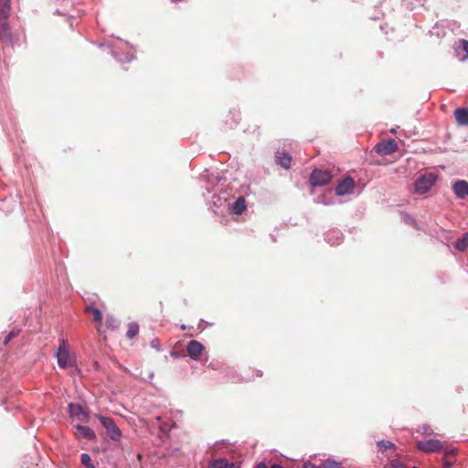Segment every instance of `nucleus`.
I'll use <instances>...</instances> for the list:
<instances>
[{"mask_svg": "<svg viewBox=\"0 0 468 468\" xmlns=\"http://www.w3.org/2000/svg\"><path fill=\"white\" fill-rule=\"evenodd\" d=\"M58 364L62 368H69L74 366L75 357L69 352L65 340H62L56 353Z\"/></svg>", "mask_w": 468, "mask_h": 468, "instance_id": "obj_1", "label": "nucleus"}, {"mask_svg": "<svg viewBox=\"0 0 468 468\" xmlns=\"http://www.w3.org/2000/svg\"><path fill=\"white\" fill-rule=\"evenodd\" d=\"M438 177L433 173H428L425 175H421L415 181V192L423 195L431 190V188L435 185Z\"/></svg>", "mask_w": 468, "mask_h": 468, "instance_id": "obj_2", "label": "nucleus"}, {"mask_svg": "<svg viewBox=\"0 0 468 468\" xmlns=\"http://www.w3.org/2000/svg\"><path fill=\"white\" fill-rule=\"evenodd\" d=\"M97 418L105 428L110 439L115 441H120L122 438V431L116 425L115 421L112 418L102 415H97Z\"/></svg>", "mask_w": 468, "mask_h": 468, "instance_id": "obj_3", "label": "nucleus"}, {"mask_svg": "<svg viewBox=\"0 0 468 468\" xmlns=\"http://www.w3.org/2000/svg\"><path fill=\"white\" fill-rule=\"evenodd\" d=\"M332 174L329 170H322L315 168L310 176V184L313 186H323L330 183L332 180Z\"/></svg>", "mask_w": 468, "mask_h": 468, "instance_id": "obj_4", "label": "nucleus"}, {"mask_svg": "<svg viewBox=\"0 0 468 468\" xmlns=\"http://www.w3.org/2000/svg\"><path fill=\"white\" fill-rule=\"evenodd\" d=\"M417 448L425 453L438 452L443 449V443L440 440L431 439L418 441Z\"/></svg>", "mask_w": 468, "mask_h": 468, "instance_id": "obj_5", "label": "nucleus"}, {"mask_svg": "<svg viewBox=\"0 0 468 468\" xmlns=\"http://www.w3.org/2000/svg\"><path fill=\"white\" fill-rule=\"evenodd\" d=\"M376 152L381 155H388L395 153L398 149V144L395 140L389 139L378 143L376 147Z\"/></svg>", "mask_w": 468, "mask_h": 468, "instance_id": "obj_6", "label": "nucleus"}, {"mask_svg": "<svg viewBox=\"0 0 468 468\" xmlns=\"http://www.w3.org/2000/svg\"><path fill=\"white\" fill-rule=\"evenodd\" d=\"M355 181L352 177L346 176L342 182H340L335 187V193L337 196H345L351 194L355 188Z\"/></svg>", "mask_w": 468, "mask_h": 468, "instance_id": "obj_7", "label": "nucleus"}, {"mask_svg": "<svg viewBox=\"0 0 468 468\" xmlns=\"http://www.w3.org/2000/svg\"><path fill=\"white\" fill-rule=\"evenodd\" d=\"M9 16L0 15V39L6 43L12 42V33L7 24Z\"/></svg>", "mask_w": 468, "mask_h": 468, "instance_id": "obj_8", "label": "nucleus"}, {"mask_svg": "<svg viewBox=\"0 0 468 468\" xmlns=\"http://www.w3.org/2000/svg\"><path fill=\"white\" fill-rule=\"evenodd\" d=\"M203 350V345L197 340H191L186 346L188 356L195 360L199 358Z\"/></svg>", "mask_w": 468, "mask_h": 468, "instance_id": "obj_9", "label": "nucleus"}, {"mask_svg": "<svg viewBox=\"0 0 468 468\" xmlns=\"http://www.w3.org/2000/svg\"><path fill=\"white\" fill-rule=\"evenodd\" d=\"M69 411L71 418H75L81 421L88 420V413L78 404L70 403L69 405Z\"/></svg>", "mask_w": 468, "mask_h": 468, "instance_id": "obj_10", "label": "nucleus"}, {"mask_svg": "<svg viewBox=\"0 0 468 468\" xmlns=\"http://www.w3.org/2000/svg\"><path fill=\"white\" fill-rule=\"evenodd\" d=\"M452 189L456 197L463 199L468 196V182L458 180L452 185Z\"/></svg>", "mask_w": 468, "mask_h": 468, "instance_id": "obj_11", "label": "nucleus"}, {"mask_svg": "<svg viewBox=\"0 0 468 468\" xmlns=\"http://www.w3.org/2000/svg\"><path fill=\"white\" fill-rule=\"evenodd\" d=\"M75 429V435L79 439L94 440L96 438L95 432L87 426L77 425Z\"/></svg>", "mask_w": 468, "mask_h": 468, "instance_id": "obj_12", "label": "nucleus"}, {"mask_svg": "<svg viewBox=\"0 0 468 468\" xmlns=\"http://www.w3.org/2000/svg\"><path fill=\"white\" fill-rule=\"evenodd\" d=\"M454 117L456 122L460 126H467L468 125V109L466 108H458L454 112Z\"/></svg>", "mask_w": 468, "mask_h": 468, "instance_id": "obj_13", "label": "nucleus"}, {"mask_svg": "<svg viewBox=\"0 0 468 468\" xmlns=\"http://www.w3.org/2000/svg\"><path fill=\"white\" fill-rule=\"evenodd\" d=\"M276 162L282 167L289 169L292 163V156L285 152H278L276 155Z\"/></svg>", "mask_w": 468, "mask_h": 468, "instance_id": "obj_14", "label": "nucleus"}, {"mask_svg": "<svg viewBox=\"0 0 468 468\" xmlns=\"http://www.w3.org/2000/svg\"><path fill=\"white\" fill-rule=\"evenodd\" d=\"M85 312L87 314H90L92 315V320H93L94 323H97V324H101V323L102 314H101V312L98 308H95L93 306H88V307H86ZM97 331L98 332L101 331V324H99L97 326Z\"/></svg>", "mask_w": 468, "mask_h": 468, "instance_id": "obj_15", "label": "nucleus"}, {"mask_svg": "<svg viewBox=\"0 0 468 468\" xmlns=\"http://www.w3.org/2000/svg\"><path fill=\"white\" fill-rule=\"evenodd\" d=\"M246 208V200L243 197H239L232 205V212L236 215L242 214Z\"/></svg>", "mask_w": 468, "mask_h": 468, "instance_id": "obj_16", "label": "nucleus"}, {"mask_svg": "<svg viewBox=\"0 0 468 468\" xmlns=\"http://www.w3.org/2000/svg\"><path fill=\"white\" fill-rule=\"evenodd\" d=\"M455 462H456L455 452L454 451L446 452L442 458L443 468H451L455 463Z\"/></svg>", "mask_w": 468, "mask_h": 468, "instance_id": "obj_17", "label": "nucleus"}, {"mask_svg": "<svg viewBox=\"0 0 468 468\" xmlns=\"http://www.w3.org/2000/svg\"><path fill=\"white\" fill-rule=\"evenodd\" d=\"M209 468H238L235 463H229L225 459L215 460Z\"/></svg>", "mask_w": 468, "mask_h": 468, "instance_id": "obj_18", "label": "nucleus"}, {"mask_svg": "<svg viewBox=\"0 0 468 468\" xmlns=\"http://www.w3.org/2000/svg\"><path fill=\"white\" fill-rule=\"evenodd\" d=\"M455 248L460 251H464L468 249V233H465L462 239L456 241Z\"/></svg>", "mask_w": 468, "mask_h": 468, "instance_id": "obj_19", "label": "nucleus"}, {"mask_svg": "<svg viewBox=\"0 0 468 468\" xmlns=\"http://www.w3.org/2000/svg\"><path fill=\"white\" fill-rule=\"evenodd\" d=\"M378 446L379 450L382 452H385L388 450L396 451V449H397L396 445L393 442H391L389 441H385V440L378 441Z\"/></svg>", "mask_w": 468, "mask_h": 468, "instance_id": "obj_20", "label": "nucleus"}, {"mask_svg": "<svg viewBox=\"0 0 468 468\" xmlns=\"http://www.w3.org/2000/svg\"><path fill=\"white\" fill-rule=\"evenodd\" d=\"M139 333V325L136 323H131L128 325V330L126 332V336L130 339L136 336Z\"/></svg>", "mask_w": 468, "mask_h": 468, "instance_id": "obj_21", "label": "nucleus"}, {"mask_svg": "<svg viewBox=\"0 0 468 468\" xmlns=\"http://www.w3.org/2000/svg\"><path fill=\"white\" fill-rule=\"evenodd\" d=\"M10 0H0V15L9 16Z\"/></svg>", "mask_w": 468, "mask_h": 468, "instance_id": "obj_22", "label": "nucleus"}, {"mask_svg": "<svg viewBox=\"0 0 468 468\" xmlns=\"http://www.w3.org/2000/svg\"><path fill=\"white\" fill-rule=\"evenodd\" d=\"M319 468H341V463L335 461L326 460L319 465Z\"/></svg>", "mask_w": 468, "mask_h": 468, "instance_id": "obj_23", "label": "nucleus"}, {"mask_svg": "<svg viewBox=\"0 0 468 468\" xmlns=\"http://www.w3.org/2000/svg\"><path fill=\"white\" fill-rule=\"evenodd\" d=\"M80 461H81V463L86 468H95V466L91 463L90 456L88 453H82Z\"/></svg>", "mask_w": 468, "mask_h": 468, "instance_id": "obj_24", "label": "nucleus"}, {"mask_svg": "<svg viewBox=\"0 0 468 468\" xmlns=\"http://www.w3.org/2000/svg\"><path fill=\"white\" fill-rule=\"evenodd\" d=\"M391 468H406L405 464L399 459H393L390 461Z\"/></svg>", "mask_w": 468, "mask_h": 468, "instance_id": "obj_25", "label": "nucleus"}, {"mask_svg": "<svg viewBox=\"0 0 468 468\" xmlns=\"http://www.w3.org/2000/svg\"><path fill=\"white\" fill-rule=\"evenodd\" d=\"M106 325L111 329H115L117 327V320L113 317H107Z\"/></svg>", "mask_w": 468, "mask_h": 468, "instance_id": "obj_26", "label": "nucleus"}, {"mask_svg": "<svg viewBox=\"0 0 468 468\" xmlns=\"http://www.w3.org/2000/svg\"><path fill=\"white\" fill-rule=\"evenodd\" d=\"M459 48H463L468 55V40L461 39L459 41Z\"/></svg>", "mask_w": 468, "mask_h": 468, "instance_id": "obj_27", "label": "nucleus"}, {"mask_svg": "<svg viewBox=\"0 0 468 468\" xmlns=\"http://www.w3.org/2000/svg\"><path fill=\"white\" fill-rule=\"evenodd\" d=\"M151 346L157 351H160V343L157 339H154L151 342Z\"/></svg>", "mask_w": 468, "mask_h": 468, "instance_id": "obj_28", "label": "nucleus"}, {"mask_svg": "<svg viewBox=\"0 0 468 468\" xmlns=\"http://www.w3.org/2000/svg\"><path fill=\"white\" fill-rule=\"evenodd\" d=\"M15 335L16 334L14 332L9 333L5 340V344H7Z\"/></svg>", "mask_w": 468, "mask_h": 468, "instance_id": "obj_29", "label": "nucleus"}, {"mask_svg": "<svg viewBox=\"0 0 468 468\" xmlns=\"http://www.w3.org/2000/svg\"><path fill=\"white\" fill-rule=\"evenodd\" d=\"M303 468H319L312 463H304Z\"/></svg>", "mask_w": 468, "mask_h": 468, "instance_id": "obj_30", "label": "nucleus"}, {"mask_svg": "<svg viewBox=\"0 0 468 468\" xmlns=\"http://www.w3.org/2000/svg\"><path fill=\"white\" fill-rule=\"evenodd\" d=\"M256 468H268V467L266 464L261 463L258 464Z\"/></svg>", "mask_w": 468, "mask_h": 468, "instance_id": "obj_31", "label": "nucleus"}, {"mask_svg": "<svg viewBox=\"0 0 468 468\" xmlns=\"http://www.w3.org/2000/svg\"><path fill=\"white\" fill-rule=\"evenodd\" d=\"M271 468H282V467L280 465H272Z\"/></svg>", "mask_w": 468, "mask_h": 468, "instance_id": "obj_32", "label": "nucleus"}, {"mask_svg": "<svg viewBox=\"0 0 468 468\" xmlns=\"http://www.w3.org/2000/svg\"><path fill=\"white\" fill-rule=\"evenodd\" d=\"M412 468H417V467H412Z\"/></svg>", "mask_w": 468, "mask_h": 468, "instance_id": "obj_33", "label": "nucleus"}]
</instances>
